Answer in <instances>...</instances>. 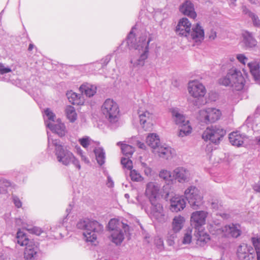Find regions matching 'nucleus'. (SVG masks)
Masks as SVG:
<instances>
[{
	"instance_id": "obj_1",
	"label": "nucleus",
	"mask_w": 260,
	"mask_h": 260,
	"mask_svg": "<svg viewBox=\"0 0 260 260\" xmlns=\"http://www.w3.org/2000/svg\"><path fill=\"white\" fill-rule=\"evenodd\" d=\"M48 146L50 147L51 145L54 146V154L57 161L62 165L66 167L73 164L78 170L81 169L79 160L75 156L67 147L60 144L59 140L51 139L48 133Z\"/></svg>"
},
{
	"instance_id": "obj_2",
	"label": "nucleus",
	"mask_w": 260,
	"mask_h": 260,
	"mask_svg": "<svg viewBox=\"0 0 260 260\" xmlns=\"http://www.w3.org/2000/svg\"><path fill=\"white\" fill-rule=\"evenodd\" d=\"M77 227L84 232L83 235L87 242H93L97 239L98 235L103 231L102 224L94 220L84 219L80 220L77 224Z\"/></svg>"
},
{
	"instance_id": "obj_3",
	"label": "nucleus",
	"mask_w": 260,
	"mask_h": 260,
	"mask_svg": "<svg viewBox=\"0 0 260 260\" xmlns=\"http://www.w3.org/2000/svg\"><path fill=\"white\" fill-rule=\"evenodd\" d=\"M17 242L20 246H25L24 257L26 260H42V253L35 242L27 238L20 230L17 233Z\"/></svg>"
},
{
	"instance_id": "obj_4",
	"label": "nucleus",
	"mask_w": 260,
	"mask_h": 260,
	"mask_svg": "<svg viewBox=\"0 0 260 260\" xmlns=\"http://www.w3.org/2000/svg\"><path fill=\"white\" fill-rule=\"evenodd\" d=\"M105 118L111 124H116L118 121L119 109L117 104L113 100L107 99L102 107Z\"/></svg>"
},
{
	"instance_id": "obj_5",
	"label": "nucleus",
	"mask_w": 260,
	"mask_h": 260,
	"mask_svg": "<svg viewBox=\"0 0 260 260\" xmlns=\"http://www.w3.org/2000/svg\"><path fill=\"white\" fill-rule=\"evenodd\" d=\"M226 134V131L219 125L208 126L202 134V139L205 141H209L215 144L219 143L221 140Z\"/></svg>"
},
{
	"instance_id": "obj_6",
	"label": "nucleus",
	"mask_w": 260,
	"mask_h": 260,
	"mask_svg": "<svg viewBox=\"0 0 260 260\" xmlns=\"http://www.w3.org/2000/svg\"><path fill=\"white\" fill-rule=\"evenodd\" d=\"M143 48L139 50H135L131 55L130 67L132 69H139L142 67L145 63L146 60L148 58L149 53V46L148 44H143Z\"/></svg>"
},
{
	"instance_id": "obj_7",
	"label": "nucleus",
	"mask_w": 260,
	"mask_h": 260,
	"mask_svg": "<svg viewBox=\"0 0 260 260\" xmlns=\"http://www.w3.org/2000/svg\"><path fill=\"white\" fill-rule=\"evenodd\" d=\"M221 115V111L215 108H208L202 109L199 112V119L206 124L215 122Z\"/></svg>"
},
{
	"instance_id": "obj_8",
	"label": "nucleus",
	"mask_w": 260,
	"mask_h": 260,
	"mask_svg": "<svg viewBox=\"0 0 260 260\" xmlns=\"http://www.w3.org/2000/svg\"><path fill=\"white\" fill-rule=\"evenodd\" d=\"M136 29L135 26H133L128 34L126 41L127 46L129 49H135V50H140L143 48V44L147 43L149 46V43L151 41V38H149L147 40V35L145 33L144 35L139 37V40L137 42L136 39L135 34L134 33V30Z\"/></svg>"
},
{
	"instance_id": "obj_9",
	"label": "nucleus",
	"mask_w": 260,
	"mask_h": 260,
	"mask_svg": "<svg viewBox=\"0 0 260 260\" xmlns=\"http://www.w3.org/2000/svg\"><path fill=\"white\" fill-rule=\"evenodd\" d=\"M198 188L194 186H190L184 192L186 199L188 201L192 208L198 209L203 204V198L199 193Z\"/></svg>"
},
{
	"instance_id": "obj_10",
	"label": "nucleus",
	"mask_w": 260,
	"mask_h": 260,
	"mask_svg": "<svg viewBox=\"0 0 260 260\" xmlns=\"http://www.w3.org/2000/svg\"><path fill=\"white\" fill-rule=\"evenodd\" d=\"M151 207L150 212V217L154 219L158 222H162L165 221V216L162 205L157 200L150 201Z\"/></svg>"
},
{
	"instance_id": "obj_11",
	"label": "nucleus",
	"mask_w": 260,
	"mask_h": 260,
	"mask_svg": "<svg viewBox=\"0 0 260 260\" xmlns=\"http://www.w3.org/2000/svg\"><path fill=\"white\" fill-rule=\"evenodd\" d=\"M108 228L112 232L116 230L122 229L125 235H128V238H129L130 226L128 224V221L125 219L121 220L115 218L111 219L109 222Z\"/></svg>"
},
{
	"instance_id": "obj_12",
	"label": "nucleus",
	"mask_w": 260,
	"mask_h": 260,
	"mask_svg": "<svg viewBox=\"0 0 260 260\" xmlns=\"http://www.w3.org/2000/svg\"><path fill=\"white\" fill-rule=\"evenodd\" d=\"M207 213L204 211H196L192 213L190 218L191 225L196 230L202 229L205 224Z\"/></svg>"
},
{
	"instance_id": "obj_13",
	"label": "nucleus",
	"mask_w": 260,
	"mask_h": 260,
	"mask_svg": "<svg viewBox=\"0 0 260 260\" xmlns=\"http://www.w3.org/2000/svg\"><path fill=\"white\" fill-rule=\"evenodd\" d=\"M253 251V248L247 244L243 243L240 245L237 249L239 260H255Z\"/></svg>"
},
{
	"instance_id": "obj_14",
	"label": "nucleus",
	"mask_w": 260,
	"mask_h": 260,
	"mask_svg": "<svg viewBox=\"0 0 260 260\" xmlns=\"http://www.w3.org/2000/svg\"><path fill=\"white\" fill-rule=\"evenodd\" d=\"M191 26V23L188 19L182 18L178 21L175 31L180 36L187 37L189 35Z\"/></svg>"
},
{
	"instance_id": "obj_15",
	"label": "nucleus",
	"mask_w": 260,
	"mask_h": 260,
	"mask_svg": "<svg viewBox=\"0 0 260 260\" xmlns=\"http://www.w3.org/2000/svg\"><path fill=\"white\" fill-rule=\"evenodd\" d=\"M188 92L194 98L204 96L206 93L205 86L200 82H189Z\"/></svg>"
},
{
	"instance_id": "obj_16",
	"label": "nucleus",
	"mask_w": 260,
	"mask_h": 260,
	"mask_svg": "<svg viewBox=\"0 0 260 260\" xmlns=\"http://www.w3.org/2000/svg\"><path fill=\"white\" fill-rule=\"evenodd\" d=\"M160 187L156 182H150L146 185L145 194L149 201L156 200L159 197Z\"/></svg>"
},
{
	"instance_id": "obj_17",
	"label": "nucleus",
	"mask_w": 260,
	"mask_h": 260,
	"mask_svg": "<svg viewBox=\"0 0 260 260\" xmlns=\"http://www.w3.org/2000/svg\"><path fill=\"white\" fill-rule=\"evenodd\" d=\"M180 12L184 15L194 19L197 17L193 4L189 0H186L179 7Z\"/></svg>"
},
{
	"instance_id": "obj_18",
	"label": "nucleus",
	"mask_w": 260,
	"mask_h": 260,
	"mask_svg": "<svg viewBox=\"0 0 260 260\" xmlns=\"http://www.w3.org/2000/svg\"><path fill=\"white\" fill-rule=\"evenodd\" d=\"M79 69L84 71L85 73L93 74H101L104 70L102 69V65L96 61L93 63L81 65L79 67Z\"/></svg>"
},
{
	"instance_id": "obj_19",
	"label": "nucleus",
	"mask_w": 260,
	"mask_h": 260,
	"mask_svg": "<svg viewBox=\"0 0 260 260\" xmlns=\"http://www.w3.org/2000/svg\"><path fill=\"white\" fill-rule=\"evenodd\" d=\"M46 126L52 132L57 134L60 137L65 135L66 132V126L63 123L61 122L59 119H58L55 123L51 122L47 123Z\"/></svg>"
},
{
	"instance_id": "obj_20",
	"label": "nucleus",
	"mask_w": 260,
	"mask_h": 260,
	"mask_svg": "<svg viewBox=\"0 0 260 260\" xmlns=\"http://www.w3.org/2000/svg\"><path fill=\"white\" fill-rule=\"evenodd\" d=\"M171 210L177 212L183 210L186 206V201L182 197L175 196L170 200Z\"/></svg>"
},
{
	"instance_id": "obj_21",
	"label": "nucleus",
	"mask_w": 260,
	"mask_h": 260,
	"mask_svg": "<svg viewBox=\"0 0 260 260\" xmlns=\"http://www.w3.org/2000/svg\"><path fill=\"white\" fill-rule=\"evenodd\" d=\"M189 35L195 42H201L204 39V30L200 24L197 23L195 25H193Z\"/></svg>"
},
{
	"instance_id": "obj_22",
	"label": "nucleus",
	"mask_w": 260,
	"mask_h": 260,
	"mask_svg": "<svg viewBox=\"0 0 260 260\" xmlns=\"http://www.w3.org/2000/svg\"><path fill=\"white\" fill-rule=\"evenodd\" d=\"M189 172L183 167H178L175 169L173 172V176L175 179L179 182L188 181L189 178Z\"/></svg>"
},
{
	"instance_id": "obj_23",
	"label": "nucleus",
	"mask_w": 260,
	"mask_h": 260,
	"mask_svg": "<svg viewBox=\"0 0 260 260\" xmlns=\"http://www.w3.org/2000/svg\"><path fill=\"white\" fill-rule=\"evenodd\" d=\"M226 81H245L241 72L237 69L229 70L225 76Z\"/></svg>"
},
{
	"instance_id": "obj_24",
	"label": "nucleus",
	"mask_w": 260,
	"mask_h": 260,
	"mask_svg": "<svg viewBox=\"0 0 260 260\" xmlns=\"http://www.w3.org/2000/svg\"><path fill=\"white\" fill-rule=\"evenodd\" d=\"M173 151L174 150L170 147L166 145L161 146L158 145V147L153 150V152L157 154L159 157L167 159L172 157Z\"/></svg>"
},
{
	"instance_id": "obj_25",
	"label": "nucleus",
	"mask_w": 260,
	"mask_h": 260,
	"mask_svg": "<svg viewBox=\"0 0 260 260\" xmlns=\"http://www.w3.org/2000/svg\"><path fill=\"white\" fill-rule=\"evenodd\" d=\"M79 90L82 94L91 97L96 93V86L88 82H85L80 87Z\"/></svg>"
},
{
	"instance_id": "obj_26",
	"label": "nucleus",
	"mask_w": 260,
	"mask_h": 260,
	"mask_svg": "<svg viewBox=\"0 0 260 260\" xmlns=\"http://www.w3.org/2000/svg\"><path fill=\"white\" fill-rule=\"evenodd\" d=\"M223 231L230 234L233 238H237L241 233V231L240 229V225L238 224L231 223L226 225L224 227Z\"/></svg>"
},
{
	"instance_id": "obj_27",
	"label": "nucleus",
	"mask_w": 260,
	"mask_h": 260,
	"mask_svg": "<svg viewBox=\"0 0 260 260\" xmlns=\"http://www.w3.org/2000/svg\"><path fill=\"white\" fill-rule=\"evenodd\" d=\"M197 232V244L200 246L203 247L209 241L210 238V236L205 233L203 229L196 230Z\"/></svg>"
},
{
	"instance_id": "obj_28",
	"label": "nucleus",
	"mask_w": 260,
	"mask_h": 260,
	"mask_svg": "<svg viewBox=\"0 0 260 260\" xmlns=\"http://www.w3.org/2000/svg\"><path fill=\"white\" fill-rule=\"evenodd\" d=\"M229 141L234 146H240L244 143V136L238 132H233L229 135Z\"/></svg>"
},
{
	"instance_id": "obj_29",
	"label": "nucleus",
	"mask_w": 260,
	"mask_h": 260,
	"mask_svg": "<svg viewBox=\"0 0 260 260\" xmlns=\"http://www.w3.org/2000/svg\"><path fill=\"white\" fill-rule=\"evenodd\" d=\"M250 72L255 81H260V66L255 62L252 61L248 63Z\"/></svg>"
},
{
	"instance_id": "obj_30",
	"label": "nucleus",
	"mask_w": 260,
	"mask_h": 260,
	"mask_svg": "<svg viewBox=\"0 0 260 260\" xmlns=\"http://www.w3.org/2000/svg\"><path fill=\"white\" fill-rule=\"evenodd\" d=\"M184 222L185 219L183 217L180 215L175 216L172 223V231L174 233L180 232L183 227Z\"/></svg>"
},
{
	"instance_id": "obj_31",
	"label": "nucleus",
	"mask_w": 260,
	"mask_h": 260,
	"mask_svg": "<svg viewBox=\"0 0 260 260\" xmlns=\"http://www.w3.org/2000/svg\"><path fill=\"white\" fill-rule=\"evenodd\" d=\"M243 42L247 47L252 48L256 45L257 42L252 36V34L245 31L243 34Z\"/></svg>"
},
{
	"instance_id": "obj_32",
	"label": "nucleus",
	"mask_w": 260,
	"mask_h": 260,
	"mask_svg": "<svg viewBox=\"0 0 260 260\" xmlns=\"http://www.w3.org/2000/svg\"><path fill=\"white\" fill-rule=\"evenodd\" d=\"M122 229L116 230L111 234V240L116 245L120 244L124 239V233Z\"/></svg>"
},
{
	"instance_id": "obj_33",
	"label": "nucleus",
	"mask_w": 260,
	"mask_h": 260,
	"mask_svg": "<svg viewBox=\"0 0 260 260\" xmlns=\"http://www.w3.org/2000/svg\"><path fill=\"white\" fill-rule=\"evenodd\" d=\"M160 140L158 136L154 134H149L146 139V143L153 150L158 147Z\"/></svg>"
},
{
	"instance_id": "obj_34",
	"label": "nucleus",
	"mask_w": 260,
	"mask_h": 260,
	"mask_svg": "<svg viewBox=\"0 0 260 260\" xmlns=\"http://www.w3.org/2000/svg\"><path fill=\"white\" fill-rule=\"evenodd\" d=\"M94 152L98 164L102 166L105 162V152L102 147H97L94 149Z\"/></svg>"
},
{
	"instance_id": "obj_35",
	"label": "nucleus",
	"mask_w": 260,
	"mask_h": 260,
	"mask_svg": "<svg viewBox=\"0 0 260 260\" xmlns=\"http://www.w3.org/2000/svg\"><path fill=\"white\" fill-rule=\"evenodd\" d=\"M67 96L69 102L73 105H80L83 103L81 95L72 91H68Z\"/></svg>"
},
{
	"instance_id": "obj_36",
	"label": "nucleus",
	"mask_w": 260,
	"mask_h": 260,
	"mask_svg": "<svg viewBox=\"0 0 260 260\" xmlns=\"http://www.w3.org/2000/svg\"><path fill=\"white\" fill-rule=\"evenodd\" d=\"M171 113L174 120L177 125H179L187 120L185 119V118L183 114L178 112L177 109L174 108L172 109Z\"/></svg>"
},
{
	"instance_id": "obj_37",
	"label": "nucleus",
	"mask_w": 260,
	"mask_h": 260,
	"mask_svg": "<svg viewBox=\"0 0 260 260\" xmlns=\"http://www.w3.org/2000/svg\"><path fill=\"white\" fill-rule=\"evenodd\" d=\"M180 127L179 136L180 137H184L187 136L191 133L192 128L189 125V120L185 121V122L179 125Z\"/></svg>"
},
{
	"instance_id": "obj_38",
	"label": "nucleus",
	"mask_w": 260,
	"mask_h": 260,
	"mask_svg": "<svg viewBox=\"0 0 260 260\" xmlns=\"http://www.w3.org/2000/svg\"><path fill=\"white\" fill-rule=\"evenodd\" d=\"M117 145L118 146L121 145L122 153L127 157L131 156L135 151V148L129 145L122 144L121 142H118Z\"/></svg>"
},
{
	"instance_id": "obj_39",
	"label": "nucleus",
	"mask_w": 260,
	"mask_h": 260,
	"mask_svg": "<svg viewBox=\"0 0 260 260\" xmlns=\"http://www.w3.org/2000/svg\"><path fill=\"white\" fill-rule=\"evenodd\" d=\"M67 118L71 122H74L76 119L77 115L74 107L72 106H67L65 109Z\"/></svg>"
},
{
	"instance_id": "obj_40",
	"label": "nucleus",
	"mask_w": 260,
	"mask_h": 260,
	"mask_svg": "<svg viewBox=\"0 0 260 260\" xmlns=\"http://www.w3.org/2000/svg\"><path fill=\"white\" fill-rule=\"evenodd\" d=\"M138 114L139 116L140 124L142 125V127L144 128L145 124L149 120L151 114L147 111L143 112L140 110L138 111Z\"/></svg>"
},
{
	"instance_id": "obj_41",
	"label": "nucleus",
	"mask_w": 260,
	"mask_h": 260,
	"mask_svg": "<svg viewBox=\"0 0 260 260\" xmlns=\"http://www.w3.org/2000/svg\"><path fill=\"white\" fill-rule=\"evenodd\" d=\"M221 85L225 86H231L233 91H240L244 86V82H219Z\"/></svg>"
},
{
	"instance_id": "obj_42",
	"label": "nucleus",
	"mask_w": 260,
	"mask_h": 260,
	"mask_svg": "<svg viewBox=\"0 0 260 260\" xmlns=\"http://www.w3.org/2000/svg\"><path fill=\"white\" fill-rule=\"evenodd\" d=\"M121 164L123 167L127 168L128 170L130 171L132 170L133 162L129 159V157H122L121 159Z\"/></svg>"
},
{
	"instance_id": "obj_43",
	"label": "nucleus",
	"mask_w": 260,
	"mask_h": 260,
	"mask_svg": "<svg viewBox=\"0 0 260 260\" xmlns=\"http://www.w3.org/2000/svg\"><path fill=\"white\" fill-rule=\"evenodd\" d=\"M176 233L174 232L170 231L168 233L167 236V242L169 245L172 246L174 244V240L176 238Z\"/></svg>"
},
{
	"instance_id": "obj_44",
	"label": "nucleus",
	"mask_w": 260,
	"mask_h": 260,
	"mask_svg": "<svg viewBox=\"0 0 260 260\" xmlns=\"http://www.w3.org/2000/svg\"><path fill=\"white\" fill-rule=\"evenodd\" d=\"M111 58H112V55L108 54L105 57H104L102 59H101L100 61H99V63H100L102 65V70H104L105 67L107 66V65L108 64V63L110 62V61L111 60Z\"/></svg>"
},
{
	"instance_id": "obj_45",
	"label": "nucleus",
	"mask_w": 260,
	"mask_h": 260,
	"mask_svg": "<svg viewBox=\"0 0 260 260\" xmlns=\"http://www.w3.org/2000/svg\"><path fill=\"white\" fill-rule=\"evenodd\" d=\"M129 176L133 181H139L141 180V175L135 170L130 171Z\"/></svg>"
},
{
	"instance_id": "obj_46",
	"label": "nucleus",
	"mask_w": 260,
	"mask_h": 260,
	"mask_svg": "<svg viewBox=\"0 0 260 260\" xmlns=\"http://www.w3.org/2000/svg\"><path fill=\"white\" fill-rule=\"evenodd\" d=\"M192 240L191 232L187 231L185 234L183 238L182 243L184 244H188L190 243Z\"/></svg>"
},
{
	"instance_id": "obj_47",
	"label": "nucleus",
	"mask_w": 260,
	"mask_h": 260,
	"mask_svg": "<svg viewBox=\"0 0 260 260\" xmlns=\"http://www.w3.org/2000/svg\"><path fill=\"white\" fill-rule=\"evenodd\" d=\"M249 17L251 18L254 26L260 27V20L256 15L253 13H249Z\"/></svg>"
},
{
	"instance_id": "obj_48",
	"label": "nucleus",
	"mask_w": 260,
	"mask_h": 260,
	"mask_svg": "<svg viewBox=\"0 0 260 260\" xmlns=\"http://www.w3.org/2000/svg\"><path fill=\"white\" fill-rule=\"evenodd\" d=\"M159 177L165 180H172L171 173L167 170H162L159 173Z\"/></svg>"
},
{
	"instance_id": "obj_49",
	"label": "nucleus",
	"mask_w": 260,
	"mask_h": 260,
	"mask_svg": "<svg viewBox=\"0 0 260 260\" xmlns=\"http://www.w3.org/2000/svg\"><path fill=\"white\" fill-rule=\"evenodd\" d=\"M45 115L47 116L49 120L55 122L54 118L55 117V115L51 111L49 108H47L45 110Z\"/></svg>"
},
{
	"instance_id": "obj_50",
	"label": "nucleus",
	"mask_w": 260,
	"mask_h": 260,
	"mask_svg": "<svg viewBox=\"0 0 260 260\" xmlns=\"http://www.w3.org/2000/svg\"><path fill=\"white\" fill-rule=\"evenodd\" d=\"M12 72V70L9 67H5L4 64L0 62V74L2 75Z\"/></svg>"
},
{
	"instance_id": "obj_51",
	"label": "nucleus",
	"mask_w": 260,
	"mask_h": 260,
	"mask_svg": "<svg viewBox=\"0 0 260 260\" xmlns=\"http://www.w3.org/2000/svg\"><path fill=\"white\" fill-rule=\"evenodd\" d=\"M28 231H29L30 233L38 236L40 235L43 232L41 228L37 226H34L28 229Z\"/></svg>"
},
{
	"instance_id": "obj_52",
	"label": "nucleus",
	"mask_w": 260,
	"mask_h": 260,
	"mask_svg": "<svg viewBox=\"0 0 260 260\" xmlns=\"http://www.w3.org/2000/svg\"><path fill=\"white\" fill-rule=\"evenodd\" d=\"M80 144L84 148H87L89 145V137H85L79 140Z\"/></svg>"
},
{
	"instance_id": "obj_53",
	"label": "nucleus",
	"mask_w": 260,
	"mask_h": 260,
	"mask_svg": "<svg viewBox=\"0 0 260 260\" xmlns=\"http://www.w3.org/2000/svg\"><path fill=\"white\" fill-rule=\"evenodd\" d=\"M155 244L159 251H162L164 249V242L161 239L158 238L156 239L155 241Z\"/></svg>"
},
{
	"instance_id": "obj_54",
	"label": "nucleus",
	"mask_w": 260,
	"mask_h": 260,
	"mask_svg": "<svg viewBox=\"0 0 260 260\" xmlns=\"http://www.w3.org/2000/svg\"><path fill=\"white\" fill-rule=\"evenodd\" d=\"M253 244L255 247L256 251L260 250V238L252 239Z\"/></svg>"
},
{
	"instance_id": "obj_55",
	"label": "nucleus",
	"mask_w": 260,
	"mask_h": 260,
	"mask_svg": "<svg viewBox=\"0 0 260 260\" xmlns=\"http://www.w3.org/2000/svg\"><path fill=\"white\" fill-rule=\"evenodd\" d=\"M12 199L15 206L17 208H19L22 206V202H21L19 198H18L17 196H13Z\"/></svg>"
},
{
	"instance_id": "obj_56",
	"label": "nucleus",
	"mask_w": 260,
	"mask_h": 260,
	"mask_svg": "<svg viewBox=\"0 0 260 260\" xmlns=\"http://www.w3.org/2000/svg\"><path fill=\"white\" fill-rule=\"evenodd\" d=\"M238 61L243 64H245L248 58L243 54H239L237 55Z\"/></svg>"
},
{
	"instance_id": "obj_57",
	"label": "nucleus",
	"mask_w": 260,
	"mask_h": 260,
	"mask_svg": "<svg viewBox=\"0 0 260 260\" xmlns=\"http://www.w3.org/2000/svg\"><path fill=\"white\" fill-rule=\"evenodd\" d=\"M191 79L189 80L188 81H200V80L203 79L204 78L199 74H194L192 75L191 77Z\"/></svg>"
},
{
	"instance_id": "obj_58",
	"label": "nucleus",
	"mask_w": 260,
	"mask_h": 260,
	"mask_svg": "<svg viewBox=\"0 0 260 260\" xmlns=\"http://www.w3.org/2000/svg\"><path fill=\"white\" fill-rule=\"evenodd\" d=\"M220 205L216 201H214L211 203V207L215 210L219 209Z\"/></svg>"
},
{
	"instance_id": "obj_59",
	"label": "nucleus",
	"mask_w": 260,
	"mask_h": 260,
	"mask_svg": "<svg viewBox=\"0 0 260 260\" xmlns=\"http://www.w3.org/2000/svg\"><path fill=\"white\" fill-rule=\"evenodd\" d=\"M151 171H152V170L149 167H148V168H145L144 169V172L145 173V174L146 175H147V176H149L151 175Z\"/></svg>"
},
{
	"instance_id": "obj_60",
	"label": "nucleus",
	"mask_w": 260,
	"mask_h": 260,
	"mask_svg": "<svg viewBox=\"0 0 260 260\" xmlns=\"http://www.w3.org/2000/svg\"><path fill=\"white\" fill-rule=\"evenodd\" d=\"M15 86L20 87L21 88L23 89L24 90L26 91V87L25 86H22V84L24 82H15Z\"/></svg>"
},
{
	"instance_id": "obj_61",
	"label": "nucleus",
	"mask_w": 260,
	"mask_h": 260,
	"mask_svg": "<svg viewBox=\"0 0 260 260\" xmlns=\"http://www.w3.org/2000/svg\"><path fill=\"white\" fill-rule=\"evenodd\" d=\"M253 188L255 191L260 192V183L258 182L257 184L254 185Z\"/></svg>"
},
{
	"instance_id": "obj_62",
	"label": "nucleus",
	"mask_w": 260,
	"mask_h": 260,
	"mask_svg": "<svg viewBox=\"0 0 260 260\" xmlns=\"http://www.w3.org/2000/svg\"><path fill=\"white\" fill-rule=\"evenodd\" d=\"M231 7H234L236 6L237 0H226Z\"/></svg>"
},
{
	"instance_id": "obj_63",
	"label": "nucleus",
	"mask_w": 260,
	"mask_h": 260,
	"mask_svg": "<svg viewBox=\"0 0 260 260\" xmlns=\"http://www.w3.org/2000/svg\"><path fill=\"white\" fill-rule=\"evenodd\" d=\"M108 186L109 187H112L114 185V182L113 181H112V178L110 177V176H108V183H107Z\"/></svg>"
},
{
	"instance_id": "obj_64",
	"label": "nucleus",
	"mask_w": 260,
	"mask_h": 260,
	"mask_svg": "<svg viewBox=\"0 0 260 260\" xmlns=\"http://www.w3.org/2000/svg\"><path fill=\"white\" fill-rule=\"evenodd\" d=\"M81 159L84 161L86 164L89 163V160L83 154H81Z\"/></svg>"
}]
</instances>
